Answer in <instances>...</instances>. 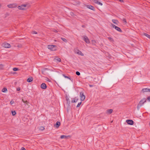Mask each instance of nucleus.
<instances>
[{
    "label": "nucleus",
    "mask_w": 150,
    "mask_h": 150,
    "mask_svg": "<svg viewBox=\"0 0 150 150\" xmlns=\"http://www.w3.org/2000/svg\"><path fill=\"white\" fill-rule=\"evenodd\" d=\"M146 102V99L145 98H143L139 103L137 106V108L138 110H139L140 107L143 105L144 103Z\"/></svg>",
    "instance_id": "nucleus-1"
},
{
    "label": "nucleus",
    "mask_w": 150,
    "mask_h": 150,
    "mask_svg": "<svg viewBox=\"0 0 150 150\" xmlns=\"http://www.w3.org/2000/svg\"><path fill=\"white\" fill-rule=\"evenodd\" d=\"M56 46L54 45H48V48L52 51H55L56 50Z\"/></svg>",
    "instance_id": "nucleus-2"
},
{
    "label": "nucleus",
    "mask_w": 150,
    "mask_h": 150,
    "mask_svg": "<svg viewBox=\"0 0 150 150\" xmlns=\"http://www.w3.org/2000/svg\"><path fill=\"white\" fill-rule=\"evenodd\" d=\"M111 27L114 28L116 30L122 33V30L120 28L113 24H111Z\"/></svg>",
    "instance_id": "nucleus-3"
},
{
    "label": "nucleus",
    "mask_w": 150,
    "mask_h": 150,
    "mask_svg": "<svg viewBox=\"0 0 150 150\" xmlns=\"http://www.w3.org/2000/svg\"><path fill=\"white\" fill-rule=\"evenodd\" d=\"M2 46L4 47L9 48L11 47V45L6 42L3 43L2 44Z\"/></svg>",
    "instance_id": "nucleus-4"
},
{
    "label": "nucleus",
    "mask_w": 150,
    "mask_h": 150,
    "mask_svg": "<svg viewBox=\"0 0 150 150\" xmlns=\"http://www.w3.org/2000/svg\"><path fill=\"white\" fill-rule=\"evenodd\" d=\"M26 6L27 5L26 4H22L21 6H18V8L20 10H25L26 9L25 8L26 7Z\"/></svg>",
    "instance_id": "nucleus-5"
},
{
    "label": "nucleus",
    "mask_w": 150,
    "mask_h": 150,
    "mask_svg": "<svg viewBox=\"0 0 150 150\" xmlns=\"http://www.w3.org/2000/svg\"><path fill=\"white\" fill-rule=\"evenodd\" d=\"M83 40L87 43L89 44L90 43V41L88 37L85 35H83Z\"/></svg>",
    "instance_id": "nucleus-6"
},
{
    "label": "nucleus",
    "mask_w": 150,
    "mask_h": 150,
    "mask_svg": "<svg viewBox=\"0 0 150 150\" xmlns=\"http://www.w3.org/2000/svg\"><path fill=\"white\" fill-rule=\"evenodd\" d=\"M80 97H81V100L82 101L84 100L85 98V96L84 95L83 92H80Z\"/></svg>",
    "instance_id": "nucleus-7"
},
{
    "label": "nucleus",
    "mask_w": 150,
    "mask_h": 150,
    "mask_svg": "<svg viewBox=\"0 0 150 150\" xmlns=\"http://www.w3.org/2000/svg\"><path fill=\"white\" fill-rule=\"evenodd\" d=\"M75 52L79 55H80L81 56H83L84 55V54L81 52V51L78 49H75Z\"/></svg>",
    "instance_id": "nucleus-8"
},
{
    "label": "nucleus",
    "mask_w": 150,
    "mask_h": 150,
    "mask_svg": "<svg viewBox=\"0 0 150 150\" xmlns=\"http://www.w3.org/2000/svg\"><path fill=\"white\" fill-rule=\"evenodd\" d=\"M126 122L127 124L130 125H133L134 123L133 121L131 120H126Z\"/></svg>",
    "instance_id": "nucleus-9"
},
{
    "label": "nucleus",
    "mask_w": 150,
    "mask_h": 150,
    "mask_svg": "<svg viewBox=\"0 0 150 150\" xmlns=\"http://www.w3.org/2000/svg\"><path fill=\"white\" fill-rule=\"evenodd\" d=\"M7 6L9 8H16L17 7V4H10L8 5Z\"/></svg>",
    "instance_id": "nucleus-10"
},
{
    "label": "nucleus",
    "mask_w": 150,
    "mask_h": 150,
    "mask_svg": "<svg viewBox=\"0 0 150 150\" xmlns=\"http://www.w3.org/2000/svg\"><path fill=\"white\" fill-rule=\"evenodd\" d=\"M86 7H87L88 8L92 10L93 11H95V7L91 5H87L86 6Z\"/></svg>",
    "instance_id": "nucleus-11"
},
{
    "label": "nucleus",
    "mask_w": 150,
    "mask_h": 150,
    "mask_svg": "<svg viewBox=\"0 0 150 150\" xmlns=\"http://www.w3.org/2000/svg\"><path fill=\"white\" fill-rule=\"evenodd\" d=\"M41 88L42 89H45L47 88V86L45 83H42L41 85Z\"/></svg>",
    "instance_id": "nucleus-12"
},
{
    "label": "nucleus",
    "mask_w": 150,
    "mask_h": 150,
    "mask_svg": "<svg viewBox=\"0 0 150 150\" xmlns=\"http://www.w3.org/2000/svg\"><path fill=\"white\" fill-rule=\"evenodd\" d=\"M78 100V98H77L76 97H75L74 98L72 99V100L71 101V102L72 103H76V102Z\"/></svg>",
    "instance_id": "nucleus-13"
},
{
    "label": "nucleus",
    "mask_w": 150,
    "mask_h": 150,
    "mask_svg": "<svg viewBox=\"0 0 150 150\" xmlns=\"http://www.w3.org/2000/svg\"><path fill=\"white\" fill-rule=\"evenodd\" d=\"M33 77L30 76L27 79V81L28 83H30L33 81Z\"/></svg>",
    "instance_id": "nucleus-14"
},
{
    "label": "nucleus",
    "mask_w": 150,
    "mask_h": 150,
    "mask_svg": "<svg viewBox=\"0 0 150 150\" xmlns=\"http://www.w3.org/2000/svg\"><path fill=\"white\" fill-rule=\"evenodd\" d=\"M112 21L116 25H117L119 23L118 21L117 20L112 19Z\"/></svg>",
    "instance_id": "nucleus-15"
},
{
    "label": "nucleus",
    "mask_w": 150,
    "mask_h": 150,
    "mask_svg": "<svg viewBox=\"0 0 150 150\" xmlns=\"http://www.w3.org/2000/svg\"><path fill=\"white\" fill-rule=\"evenodd\" d=\"M68 137H70V136H67L64 135H61L60 136V138L61 139H64V138L67 139L68 138Z\"/></svg>",
    "instance_id": "nucleus-16"
},
{
    "label": "nucleus",
    "mask_w": 150,
    "mask_h": 150,
    "mask_svg": "<svg viewBox=\"0 0 150 150\" xmlns=\"http://www.w3.org/2000/svg\"><path fill=\"white\" fill-rule=\"evenodd\" d=\"M60 125V123L59 122H57L55 124V126L56 128H57L59 127Z\"/></svg>",
    "instance_id": "nucleus-17"
},
{
    "label": "nucleus",
    "mask_w": 150,
    "mask_h": 150,
    "mask_svg": "<svg viewBox=\"0 0 150 150\" xmlns=\"http://www.w3.org/2000/svg\"><path fill=\"white\" fill-rule=\"evenodd\" d=\"M113 111V110L112 109H108L106 110V113L108 114H110Z\"/></svg>",
    "instance_id": "nucleus-18"
},
{
    "label": "nucleus",
    "mask_w": 150,
    "mask_h": 150,
    "mask_svg": "<svg viewBox=\"0 0 150 150\" xmlns=\"http://www.w3.org/2000/svg\"><path fill=\"white\" fill-rule=\"evenodd\" d=\"M148 90H149V89L147 88H144L142 89V91L143 92V93H144L145 92H148Z\"/></svg>",
    "instance_id": "nucleus-19"
},
{
    "label": "nucleus",
    "mask_w": 150,
    "mask_h": 150,
    "mask_svg": "<svg viewBox=\"0 0 150 150\" xmlns=\"http://www.w3.org/2000/svg\"><path fill=\"white\" fill-rule=\"evenodd\" d=\"M48 70V68H45V69H42V74H45L46 70Z\"/></svg>",
    "instance_id": "nucleus-20"
},
{
    "label": "nucleus",
    "mask_w": 150,
    "mask_h": 150,
    "mask_svg": "<svg viewBox=\"0 0 150 150\" xmlns=\"http://www.w3.org/2000/svg\"><path fill=\"white\" fill-rule=\"evenodd\" d=\"M143 35H144L145 36L147 37L148 38L150 39V35L146 33H144L143 34Z\"/></svg>",
    "instance_id": "nucleus-21"
},
{
    "label": "nucleus",
    "mask_w": 150,
    "mask_h": 150,
    "mask_svg": "<svg viewBox=\"0 0 150 150\" xmlns=\"http://www.w3.org/2000/svg\"><path fill=\"white\" fill-rule=\"evenodd\" d=\"M61 39L64 42H67V40L65 38H61Z\"/></svg>",
    "instance_id": "nucleus-22"
},
{
    "label": "nucleus",
    "mask_w": 150,
    "mask_h": 150,
    "mask_svg": "<svg viewBox=\"0 0 150 150\" xmlns=\"http://www.w3.org/2000/svg\"><path fill=\"white\" fill-rule=\"evenodd\" d=\"M7 91V89L6 88H4L2 90V92H6Z\"/></svg>",
    "instance_id": "nucleus-23"
},
{
    "label": "nucleus",
    "mask_w": 150,
    "mask_h": 150,
    "mask_svg": "<svg viewBox=\"0 0 150 150\" xmlns=\"http://www.w3.org/2000/svg\"><path fill=\"white\" fill-rule=\"evenodd\" d=\"M22 101L24 103L26 104L27 105H28V104L29 103L28 102L27 100H24L23 99H22Z\"/></svg>",
    "instance_id": "nucleus-24"
},
{
    "label": "nucleus",
    "mask_w": 150,
    "mask_h": 150,
    "mask_svg": "<svg viewBox=\"0 0 150 150\" xmlns=\"http://www.w3.org/2000/svg\"><path fill=\"white\" fill-rule=\"evenodd\" d=\"M55 59L58 61L59 62H60L61 61V59L60 58L58 57H57L55 58Z\"/></svg>",
    "instance_id": "nucleus-25"
},
{
    "label": "nucleus",
    "mask_w": 150,
    "mask_h": 150,
    "mask_svg": "<svg viewBox=\"0 0 150 150\" xmlns=\"http://www.w3.org/2000/svg\"><path fill=\"white\" fill-rule=\"evenodd\" d=\"M11 112L13 116H14L16 114L15 111H12Z\"/></svg>",
    "instance_id": "nucleus-26"
},
{
    "label": "nucleus",
    "mask_w": 150,
    "mask_h": 150,
    "mask_svg": "<svg viewBox=\"0 0 150 150\" xmlns=\"http://www.w3.org/2000/svg\"><path fill=\"white\" fill-rule=\"evenodd\" d=\"M108 39L109 40H110V41H111L112 42V41H114V40H113V39L110 37H108Z\"/></svg>",
    "instance_id": "nucleus-27"
},
{
    "label": "nucleus",
    "mask_w": 150,
    "mask_h": 150,
    "mask_svg": "<svg viewBox=\"0 0 150 150\" xmlns=\"http://www.w3.org/2000/svg\"><path fill=\"white\" fill-rule=\"evenodd\" d=\"M63 75L65 78H68V79L71 80V81H72L71 80V78L70 77H69L68 76H66L64 74Z\"/></svg>",
    "instance_id": "nucleus-28"
},
{
    "label": "nucleus",
    "mask_w": 150,
    "mask_h": 150,
    "mask_svg": "<svg viewBox=\"0 0 150 150\" xmlns=\"http://www.w3.org/2000/svg\"><path fill=\"white\" fill-rule=\"evenodd\" d=\"M13 70L14 71H17L18 70V68H16V67H14V68H13Z\"/></svg>",
    "instance_id": "nucleus-29"
},
{
    "label": "nucleus",
    "mask_w": 150,
    "mask_h": 150,
    "mask_svg": "<svg viewBox=\"0 0 150 150\" xmlns=\"http://www.w3.org/2000/svg\"><path fill=\"white\" fill-rule=\"evenodd\" d=\"M122 21L125 24H126L127 23V22L125 18H123L122 19Z\"/></svg>",
    "instance_id": "nucleus-30"
},
{
    "label": "nucleus",
    "mask_w": 150,
    "mask_h": 150,
    "mask_svg": "<svg viewBox=\"0 0 150 150\" xmlns=\"http://www.w3.org/2000/svg\"><path fill=\"white\" fill-rule=\"evenodd\" d=\"M76 74L78 76H79L80 75V73L78 71H76Z\"/></svg>",
    "instance_id": "nucleus-31"
},
{
    "label": "nucleus",
    "mask_w": 150,
    "mask_h": 150,
    "mask_svg": "<svg viewBox=\"0 0 150 150\" xmlns=\"http://www.w3.org/2000/svg\"><path fill=\"white\" fill-rule=\"evenodd\" d=\"M81 102H80L78 103V104H77L76 106V107L77 108L79 107L80 105H81Z\"/></svg>",
    "instance_id": "nucleus-32"
},
{
    "label": "nucleus",
    "mask_w": 150,
    "mask_h": 150,
    "mask_svg": "<svg viewBox=\"0 0 150 150\" xmlns=\"http://www.w3.org/2000/svg\"><path fill=\"white\" fill-rule=\"evenodd\" d=\"M92 1L96 4H97L98 1L97 0H92Z\"/></svg>",
    "instance_id": "nucleus-33"
},
{
    "label": "nucleus",
    "mask_w": 150,
    "mask_h": 150,
    "mask_svg": "<svg viewBox=\"0 0 150 150\" xmlns=\"http://www.w3.org/2000/svg\"><path fill=\"white\" fill-rule=\"evenodd\" d=\"M45 129V128L44 127L41 126L40 128V129L41 130H43Z\"/></svg>",
    "instance_id": "nucleus-34"
},
{
    "label": "nucleus",
    "mask_w": 150,
    "mask_h": 150,
    "mask_svg": "<svg viewBox=\"0 0 150 150\" xmlns=\"http://www.w3.org/2000/svg\"><path fill=\"white\" fill-rule=\"evenodd\" d=\"M14 101L13 100H12L11 101H10V104L11 105L13 104V103H14Z\"/></svg>",
    "instance_id": "nucleus-35"
},
{
    "label": "nucleus",
    "mask_w": 150,
    "mask_h": 150,
    "mask_svg": "<svg viewBox=\"0 0 150 150\" xmlns=\"http://www.w3.org/2000/svg\"><path fill=\"white\" fill-rule=\"evenodd\" d=\"M147 100L149 101L150 102V96L147 97Z\"/></svg>",
    "instance_id": "nucleus-36"
},
{
    "label": "nucleus",
    "mask_w": 150,
    "mask_h": 150,
    "mask_svg": "<svg viewBox=\"0 0 150 150\" xmlns=\"http://www.w3.org/2000/svg\"><path fill=\"white\" fill-rule=\"evenodd\" d=\"M97 4L100 6H102L103 5V4L99 1L98 2V3H97Z\"/></svg>",
    "instance_id": "nucleus-37"
},
{
    "label": "nucleus",
    "mask_w": 150,
    "mask_h": 150,
    "mask_svg": "<svg viewBox=\"0 0 150 150\" xmlns=\"http://www.w3.org/2000/svg\"><path fill=\"white\" fill-rule=\"evenodd\" d=\"M53 31L55 33H57L58 32V31L55 29H53Z\"/></svg>",
    "instance_id": "nucleus-38"
},
{
    "label": "nucleus",
    "mask_w": 150,
    "mask_h": 150,
    "mask_svg": "<svg viewBox=\"0 0 150 150\" xmlns=\"http://www.w3.org/2000/svg\"><path fill=\"white\" fill-rule=\"evenodd\" d=\"M32 33L33 34H37V33L36 32V31H33L32 32Z\"/></svg>",
    "instance_id": "nucleus-39"
},
{
    "label": "nucleus",
    "mask_w": 150,
    "mask_h": 150,
    "mask_svg": "<svg viewBox=\"0 0 150 150\" xmlns=\"http://www.w3.org/2000/svg\"><path fill=\"white\" fill-rule=\"evenodd\" d=\"M20 89H21L20 88L18 87V88H17L16 90H17V91H19L20 90Z\"/></svg>",
    "instance_id": "nucleus-40"
},
{
    "label": "nucleus",
    "mask_w": 150,
    "mask_h": 150,
    "mask_svg": "<svg viewBox=\"0 0 150 150\" xmlns=\"http://www.w3.org/2000/svg\"><path fill=\"white\" fill-rule=\"evenodd\" d=\"M66 100L67 101L69 100V98L67 96L66 97Z\"/></svg>",
    "instance_id": "nucleus-41"
},
{
    "label": "nucleus",
    "mask_w": 150,
    "mask_h": 150,
    "mask_svg": "<svg viewBox=\"0 0 150 150\" xmlns=\"http://www.w3.org/2000/svg\"><path fill=\"white\" fill-rule=\"evenodd\" d=\"M21 150H26V149H25V148L24 147H22Z\"/></svg>",
    "instance_id": "nucleus-42"
},
{
    "label": "nucleus",
    "mask_w": 150,
    "mask_h": 150,
    "mask_svg": "<svg viewBox=\"0 0 150 150\" xmlns=\"http://www.w3.org/2000/svg\"><path fill=\"white\" fill-rule=\"evenodd\" d=\"M70 14H71V15H72V16H73V15H74V13H73V12H71L70 13Z\"/></svg>",
    "instance_id": "nucleus-43"
},
{
    "label": "nucleus",
    "mask_w": 150,
    "mask_h": 150,
    "mask_svg": "<svg viewBox=\"0 0 150 150\" xmlns=\"http://www.w3.org/2000/svg\"><path fill=\"white\" fill-rule=\"evenodd\" d=\"M120 2H123V0H118Z\"/></svg>",
    "instance_id": "nucleus-44"
},
{
    "label": "nucleus",
    "mask_w": 150,
    "mask_h": 150,
    "mask_svg": "<svg viewBox=\"0 0 150 150\" xmlns=\"http://www.w3.org/2000/svg\"><path fill=\"white\" fill-rule=\"evenodd\" d=\"M70 103V102L69 100V101H67V104H69Z\"/></svg>",
    "instance_id": "nucleus-45"
},
{
    "label": "nucleus",
    "mask_w": 150,
    "mask_h": 150,
    "mask_svg": "<svg viewBox=\"0 0 150 150\" xmlns=\"http://www.w3.org/2000/svg\"><path fill=\"white\" fill-rule=\"evenodd\" d=\"M89 86L90 87H92L93 86V85H89Z\"/></svg>",
    "instance_id": "nucleus-46"
},
{
    "label": "nucleus",
    "mask_w": 150,
    "mask_h": 150,
    "mask_svg": "<svg viewBox=\"0 0 150 150\" xmlns=\"http://www.w3.org/2000/svg\"><path fill=\"white\" fill-rule=\"evenodd\" d=\"M21 45H18V47H21Z\"/></svg>",
    "instance_id": "nucleus-47"
},
{
    "label": "nucleus",
    "mask_w": 150,
    "mask_h": 150,
    "mask_svg": "<svg viewBox=\"0 0 150 150\" xmlns=\"http://www.w3.org/2000/svg\"><path fill=\"white\" fill-rule=\"evenodd\" d=\"M82 27L83 28V27H84L85 26H84V25H82Z\"/></svg>",
    "instance_id": "nucleus-48"
},
{
    "label": "nucleus",
    "mask_w": 150,
    "mask_h": 150,
    "mask_svg": "<svg viewBox=\"0 0 150 150\" xmlns=\"http://www.w3.org/2000/svg\"><path fill=\"white\" fill-rule=\"evenodd\" d=\"M148 92H150V89H149V90H148Z\"/></svg>",
    "instance_id": "nucleus-49"
},
{
    "label": "nucleus",
    "mask_w": 150,
    "mask_h": 150,
    "mask_svg": "<svg viewBox=\"0 0 150 150\" xmlns=\"http://www.w3.org/2000/svg\"><path fill=\"white\" fill-rule=\"evenodd\" d=\"M149 125H150V123H149Z\"/></svg>",
    "instance_id": "nucleus-50"
}]
</instances>
